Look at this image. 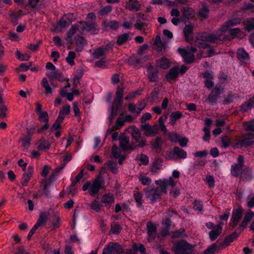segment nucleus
Segmentation results:
<instances>
[{
	"instance_id": "f257e3e1",
	"label": "nucleus",
	"mask_w": 254,
	"mask_h": 254,
	"mask_svg": "<svg viewBox=\"0 0 254 254\" xmlns=\"http://www.w3.org/2000/svg\"><path fill=\"white\" fill-rule=\"evenodd\" d=\"M239 18L231 19L224 23L216 33H203L196 41V45L200 48H206L208 46L206 42L218 43L224 39V33L230 27L240 23Z\"/></svg>"
},
{
	"instance_id": "f03ea898",
	"label": "nucleus",
	"mask_w": 254,
	"mask_h": 254,
	"mask_svg": "<svg viewBox=\"0 0 254 254\" xmlns=\"http://www.w3.org/2000/svg\"><path fill=\"white\" fill-rule=\"evenodd\" d=\"M155 183L159 187V188L148 187L145 190L147 198L153 203L159 200L161 198L162 193H166L168 188H173L176 185L172 177L156 180L155 181Z\"/></svg>"
},
{
	"instance_id": "7ed1b4c3",
	"label": "nucleus",
	"mask_w": 254,
	"mask_h": 254,
	"mask_svg": "<svg viewBox=\"0 0 254 254\" xmlns=\"http://www.w3.org/2000/svg\"><path fill=\"white\" fill-rule=\"evenodd\" d=\"M86 31L92 34H97L99 29L95 22H79L77 24L72 26L67 32L66 41L70 44H73L72 37L75 33L78 32L80 34L84 31Z\"/></svg>"
},
{
	"instance_id": "20e7f679",
	"label": "nucleus",
	"mask_w": 254,
	"mask_h": 254,
	"mask_svg": "<svg viewBox=\"0 0 254 254\" xmlns=\"http://www.w3.org/2000/svg\"><path fill=\"white\" fill-rule=\"evenodd\" d=\"M175 254H190L192 251V246L184 240H181L174 245Z\"/></svg>"
},
{
	"instance_id": "39448f33",
	"label": "nucleus",
	"mask_w": 254,
	"mask_h": 254,
	"mask_svg": "<svg viewBox=\"0 0 254 254\" xmlns=\"http://www.w3.org/2000/svg\"><path fill=\"white\" fill-rule=\"evenodd\" d=\"M244 158L241 155H239L237 159V163H234L232 165L231 168V175L235 177H240L242 175L243 170V167L244 165Z\"/></svg>"
},
{
	"instance_id": "423d86ee",
	"label": "nucleus",
	"mask_w": 254,
	"mask_h": 254,
	"mask_svg": "<svg viewBox=\"0 0 254 254\" xmlns=\"http://www.w3.org/2000/svg\"><path fill=\"white\" fill-rule=\"evenodd\" d=\"M124 249L118 243L110 242L104 249L102 254H122Z\"/></svg>"
},
{
	"instance_id": "0eeeda50",
	"label": "nucleus",
	"mask_w": 254,
	"mask_h": 254,
	"mask_svg": "<svg viewBox=\"0 0 254 254\" xmlns=\"http://www.w3.org/2000/svg\"><path fill=\"white\" fill-rule=\"evenodd\" d=\"M64 167L65 164H63L60 166L57 167L55 169L54 174L50 177L49 181L45 179L42 181L41 185L43 187V192L44 193L45 195L47 196L48 195V187L54 181L55 178L57 174Z\"/></svg>"
},
{
	"instance_id": "6e6552de",
	"label": "nucleus",
	"mask_w": 254,
	"mask_h": 254,
	"mask_svg": "<svg viewBox=\"0 0 254 254\" xmlns=\"http://www.w3.org/2000/svg\"><path fill=\"white\" fill-rule=\"evenodd\" d=\"M254 133H248L243 135L242 138L237 143L238 147H247L254 144Z\"/></svg>"
},
{
	"instance_id": "1a4fd4ad",
	"label": "nucleus",
	"mask_w": 254,
	"mask_h": 254,
	"mask_svg": "<svg viewBox=\"0 0 254 254\" xmlns=\"http://www.w3.org/2000/svg\"><path fill=\"white\" fill-rule=\"evenodd\" d=\"M243 211V209L240 206L233 211L230 223V225L233 228L236 227L240 222L242 217Z\"/></svg>"
},
{
	"instance_id": "9d476101",
	"label": "nucleus",
	"mask_w": 254,
	"mask_h": 254,
	"mask_svg": "<svg viewBox=\"0 0 254 254\" xmlns=\"http://www.w3.org/2000/svg\"><path fill=\"white\" fill-rule=\"evenodd\" d=\"M220 94V88L219 86H215L211 93L208 96V97L205 99V102L213 105L217 103V100L219 98Z\"/></svg>"
},
{
	"instance_id": "9b49d317",
	"label": "nucleus",
	"mask_w": 254,
	"mask_h": 254,
	"mask_svg": "<svg viewBox=\"0 0 254 254\" xmlns=\"http://www.w3.org/2000/svg\"><path fill=\"white\" fill-rule=\"evenodd\" d=\"M75 19L73 13H68L64 14L58 22L57 26L62 28H65L69 26L71 22Z\"/></svg>"
},
{
	"instance_id": "f8f14e48",
	"label": "nucleus",
	"mask_w": 254,
	"mask_h": 254,
	"mask_svg": "<svg viewBox=\"0 0 254 254\" xmlns=\"http://www.w3.org/2000/svg\"><path fill=\"white\" fill-rule=\"evenodd\" d=\"M141 128L144 131V134L146 136H154L158 132V126L155 125L153 126H150L148 124H142L141 126Z\"/></svg>"
},
{
	"instance_id": "ddd939ff",
	"label": "nucleus",
	"mask_w": 254,
	"mask_h": 254,
	"mask_svg": "<svg viewBox=\"0 0 254 254\" xmlns=\"http://www.w3.org/2000/svg\"><path fill=\"white\" fill-rule=\"evenodd\" d=\"M147 240L151 242L155 240L157 233V227L151 222L147 223Z\"/></svg>"
},
{
	"instance_id": "4468645a",
	"label": "nucleus",
	"mask_w": 254,
	"mask_h": 254,
	"mask_svg": "<svg viewBox=\"0 0 254 254\" xmlns=\"http://www.w3.org/2000/svg\"><path fill=\"white\" fill-rule=\"evenodd\" d=\"M103 185V181L99 178L95 179L90 185V189L89 190L90 195L94 196L97 194Z\"/></svg>"
},
{
	"instance_id": "2eb2a0df",
	"label": "nucleus",
	"mask_w": 254,
	"mask_h": 254,
	"mask_svg": "<svg viewBox=\"0 0 254 254\" xmlns=\"http://www.w3.org/2000/svg\"><path fill=\"white\" fill-rule=\"evenodd\" d=\"M119 139L120 141V146L123 150L135 149V147H133L129 144V138L128 137L122 134L119 136Z\"/></svg>"
},
{
	"instance_id": "dca6fc26",
	"label": "nucleus",
	"mask_w": 254,
	"mask_h": 254,
	"mask_svg": "<svg viewBox=\"0 0 254 254\" xmlns=\"http://www.w3.org/2000/svg\"><path fill=\"white\" fill-rule=\"evenodd\" d=\"M223 224L221 222L216 225L214 230H212L208 233L209 238L211 241L215 240L221 234L222 231V226Z\"/></svg>"
},
{
	"instance_id": "f3484780",
	"label": "nucleus",
	"mask_w": 254,
	"mask_h": 254,
	"mask_svg": "<svg viewBox=\"0 0 254 254\" xmlns=\"http://www.w3.org/2000/svg\"><path fill=\"white\" fill-rule=\"evenodd\" d=\"M178 52L183 57L185 62L188 64H190L192 63L194 60V56L191 53H190L187 50L182 48L178 49Z\"/></svg>"
},
{
	"instance_id": "a211bd4d",
	"label": "nucleus",
	"mask_w": 254,
	"mask_h": 254,
	"mask_svg": "<svg viewBox=\"0 0 254 254\" xmlns=\"http://www.w3.org/2000/svg\"><path fill=\"white\" fill-rule=\"evenodd\" d=\"M75 34L77 35L74 37L77 46L76 50L77 52H81L83 47L86 44V40L82 36L80 35V34L78 32Z\"/></svg>"
},
{
	"instance_id": "6ab92c4d",
	"label": "nucleus",
	"mask_w": 254,
	"mask_h": 254,
	"mask_svg": "<svg viewBox=\"0 0 254 254\" xmlns=\"http://www.w3.org/2000/svg\"><path fill=\"white\" fill-rule=\"evenodd\" d=\"M127 9L132 11H137L140 10V5L136 0H129L125 3Z\"/></svg>"
},
{
	"instance_id": "aec40b11",
	"label": "nucleus",
	"mask_w": 254,
	"mask_h": 254,
	"mask_svg": "<svg viewBox=\"0 0 254 254\" xmlns=\"http://www.w3.org/2000/svg\"><path fill=\"white\" fill-rule=\"evenodd\" d=\"M254 175L252 168L246 167L243 169L240 178L247 181H250L253 178Z\"/></svg>"
},
{
	"instance_id": "412c9836",
	"label": "nucleus",
	"mask_w": 254,
	"mask_h": 254,
	"mask_svg": "<svg viewBox=\"0 0 254 254\" xmlns=\"http://www.w3.org/2000/svg\"><path fill=\"white\" fill-rule=\"evenodd\" d=\"M125 123L124 118H118L115 124L113 125L111 128L107 130L106 134L107 135L111 134L114 130L121 128Z\"/></svg>"
},
{
	"instance_id": "4be33fe9",
	"label": "nucleus",
	"mask_w": 254,
	"mask_h": 254,
	"mask_svg": "<svg viewBox=\"0 0 254 254\" xmlns=\"http://www.w3.org/2000/svg\"><path fill=\"white\" fill-rule=\"evenodd\" d=\"M8 108L4 105L2 94L0 93V119H5L7 116Z\"/></svg>"
},
{
	"instance_id": "5701e85b",
	"label": "nucleus",
	"mask_w": 254,
	"mask_h": 254,
	"mask_svg": "<svg viewBox=\"0 0 254 254\" xmlns=\"http://www.w3.org/2000/svg\"><path fill=\"white\" fill-rule=\"evenodd\" d=\"M184 33L187 42L193 39V27L190 25H186L184 29Z\"/></svg>"
},
{
	"instance_id": "b1692460",
	"label": "nucleus",
	"mask_w": 254,
	"mask_h": 254,
	"mask_svg": "<svg viewBox=\"0 0 254 254\" xmlns=\"http://www.w3.org/2000/svg\"><path fill=\"white\" fill-rule=\"evenodd\" d=\"M237 57L242 62L248 61L250 58L249 54L243 48L238 50Z\"/></svg>"
},
{
	"instance_id": "393cba45",
	"label": "nucleus",
	"mask_w": 254,
	"mask_h": 254,
	"mask_svg": "<svg viewBox=\"0 0 254 254\" xmlns=\"http://www.w3.org/2000/svg\"><path fill=\"white\" fill-rule=\"evenodd\" d=\"M254 107V97L250 98L247 102L241 106V111L245 112L251 110Z\"/></svg>"
},
{
	"instance_id": "a878e982",
	"label": "nucleus",
	"mask_w": 254,
	"mask_h": 254,
	"mask_svg": "<svg viewBox=\"0 0 254 254\" xmlns=\"http://www.w3.org/2000/svg\"><path fill=\"white\" fill-rule=\"evenodd\" d=\"M179 73V68L174 67L170 69L168 73L166 74V78L168 80H172L175 79Z\"/></svg>"
},
{
	"instance_id": "bb28decb",
	"label": "nucleus",
	"mask_w": 254,
	"mask_h": 254,
	"mask_svg": "<svg viewBox=\"0 0 254 254\" xmlns=\"http://www.w3.org/2000/svg\"><path fill=\"white\" fill-rule=\"evenodd\" d=\"M122 103H120L119 100L117 99L114 100L112 106V112L110 117L111 120H112L116 115L117 111L119 110Z\"/></svg>"
},
{
	"instance_id": "cd10ccee",
	"label": "nucleus",
	"mask_w": 254,
	"mask_h": 254,
	"mask_svg": "<svg viewBox=\"0 0 254 254\" xmlns=\"http://www.w3.org/2000/svg\"><path fill=\"white\" fill-rule=\"evenodd\" d=\"M135 29L141 31L144 34H146L148 30L147 24L141 20H138L134 25Z\"/></svg>"
},
{
	"instance_id": "c85d7f7f",
	"label": "nucleus",
	"mask_w": 254,
	"mask_h": 254,
	"mask_svg": "<svg viewBox=\"0 0 254 254\" xmlns=\"http://www.w3.org/2000/svg\"><path fill=\"white\" fill-rule=\"evenodd\" d=\"M201 5L202 7L199 9L198 11L199 15L203 18H206L207 17L209 12L208 6L206 3L204 2H201Z\"/></svg>"
},
{
	"instance_id": "c756f323",
	"label": "nucleus",
	"mask_w": 254,
	"mask_h": 254,
	"mask_svg": "<svg viewBox=\"0 0 254 254\" xmlns=\"http://www.w3.org/2000/svg\"><path fill=\"white\" fill-rule=\"evenodd\" d=\"M162 145V140L160 137L155 138L154 141L151 144L152 149L155 150L156 152L159 153L160 151Z\"/></svg>"
},
{
	"instance_id": "7c9ffc66",
	"label": "nucleus",
	"mask_w": 254,
	"mask_h": 254,
	"mask_svg": "<svg viewBox=\"0 0 254 254\" xmlns=\"http://www.w3.org/2000/svg\"><path fill=\"white\" fill-rule=\"evenodd\" d=\"M70 113V106L69 105H65L63 106L60 111L58 117L59 120H64L65 116L69 114Z\"/></svg>"
},
{
	"instance_id": "2f4dec72",
	"label": "nucleus",
	"mask_w": 254,
	"mask_h": 254,
	"mask_svg": "<svg viewBox=\"0 0 254 254\" xmlns=\"http://www.w3.org/2000/svg\"><path fill=\"white\" fill-rule=\"evenodd\" d=\"M31 140V136L30 134L21 137L20 139V141L21 143V146L24 149H27L30 145V142Z\"/></svg>"
},
{
	"instance_id": "473e14b6",
	"label": "nucleus",
	"mask_w": 254,
	"mask_h": 254,
	"mask_svg": "<svg viewBox=\"0 0 254 254\" xmlns=\"http://www.w3.org/2000/svg\"><path fill=\"white\" fill-rule=\"evenodd\" d=\"M157 64L158 66H159L163 69H167L170 66L169 60L165 57H162L158 60L157 62Z\"/></svg>"
},
{
	"instance_id": "72a5a7b5",
	"label": "nucleus",
	"mask_w": 254,
	"mask_h": 254,
	"mask_svg": "<svg viewBox=\"0 0 254 254\" xmlns=\"http://www.w3.org/2000/svg\"><path fill=\"white\" fill-rule=\"evenodd\" d=\"M153 68V67L151 65L148 67V70L149 71L148 77L150 81L155 82L156 81L158 78V71L152 70Z\"/></svg>"
},
{
	"instance_id": "f704fd0d",
	"label": "nucleus",
	"mask_w": 254,
	"mask_h": 254,
	"mask_svg": "<svg viewBox=\"0 0 254 254\" xmlns=\"http://www.w3.org/2000/svg\"><path fill=\"white\" fill-rule=\"evenodd\" d=\"M50 147V143L44 139H41L37 142V148L39 150H48Z\"/></svg>"
},
{
	"instance_id": "c9c22d12",
	"label": "nucleus",
	"mask_w": 254,
	"mask_h": 254,
	"mask_svg": "<svg viewBox=\"0 0 254 254\" xmlns=\"http://www.w3.org/2000/svg\"><path fill=\"white\" fill-rule=\"evenodd\" d=\"M244 29L248 32L254 30V19L250 18L243 22Z\"/></svg>"
},
{
	"instance_id": "e433bc0d",
	"label": "nucleus",
	"mask_w": 254,
	"mask_h": 254,
	"mask_svg": "<svg viewBox=\"0 0 254 254\" xmlns=\"http://www.w3.org/2000/svg\"><path fill=\"white\" fill-rule=\"evenodd\" d=\"M162 167V160L159 158L156 159L152 163L150 167V171L152 172H156L161 169Z\"/></svg>"
},
{
	"instance_id": "4c0bfd02",
	"label": "nucleus",
	"mask_w": 254,
	"mask_h": 254,
	"mask_svg": "<svg viewBox=\"0 0 254 254\" xmlns=\"http://www.w3.org/2000/svg\"><path fill=\"white\" fill-rule=\"evenodd\" d=\"M182 11L184 16L187 19H190L194 16V11L192 8L184 7Z\"/></svg>"
},
{
	"instance_id": "58836bf2",
	"label": "nucleus",
	"mask_w": 254,
	"mask_h": 254,
	"mask_svg": "<svg viewBox=\"0 0 254 254\" xmlns=\"http://www.w3.org/2000/svg\"><path fill=\"white\" fill-rule=\"evenodd\" d=\"M47 76L50 79H57L59 80H61L63 78L62 73L58 70L55 69L53 72L47 74Z\"/></svg>"
},
{
	"instance_id": "ea45409f",
	"label": "nucleus",
	"mask_w": 254,
	"mask_h": 254,
	"mask_svg": "<svg viewBox=\"0 0 254 254\" xmlns=\"http://www.w3.org/2000/svg\"><path fill=\"white\" fill-rule=\"evenodd\" d=\"M41 85L44 88L45 92V93L46 95L52 94L53 93L52 88L50 86L47 79L46 78H43L41 81Z\"/></svg>"
},
{
	"instance_id": "a19ab883",
	"label": "nucleus",
	"mask_w": 254,
	"mask_h": 254,
	"mask_svg": "<svg viewBox=\"0 0 254 254\" xmlns=\"http://www.w3.org/2000/svg\"><path fill=\"white\" fill-rule=\"evenodd\" d=\"M175 153H176L177 159L178 158L181 159H186L187 158V152L185 151L184 149H182L181 148L178 146H176L175 147Z\"/></svg>"
},
{
	"instance_id": "79ce46f5",
	"label": "nucleus",
	"mask_w": 254,
	"mask_h": 254,
	"mask_svg": "<svg viewBox=\"0 0 254 254\" xmlns=\"http://www.w3.org/2000/svg\"><path fill=\"white\" fill-rule=\"evenodd\" d=\"M102 201L106 205L110 206L114 202V198L112 195L104 194L102 198Z\"/></svg>"
},
{
	"instance_id": "37998d69",
	"label": "nucleus",
	"mask_w": 254,
	"mask_h": 254,
	"mask_svg": "<svg viewBox=\"0 0 254 254\" xmlns=\"http://www.w3.org/2000/svg\"><path fill=\"white\" fill-rule=\"evenodd\" d=\"M183 116L181 112L177 111L171 113L170 116V123L174 125L177 120L180 119Z\"/></svg>"
},
{
	"instance_id": "c03bdc74",
	"label": "nucleus",
	"mask_w": 254,
	"mask_h": 254,
	"mask_svg": "<svg viewBox=\"0 0 254 254\" xmlns=\"http://www.w3.org/2000/svg\"><path fill=\"white\" fill-rule=\"evenodd\" d=\"M89 206L91 209L97 212H100L101 208L102 207V204L100 202L96 200L92 201L90 204Z\"/></svg>"
},
{
	"instance_id": "a18cd8bd",
	"label": "nucleus",
	"mask_w": 254,
	"mask_h": 254,
	"mask_svg": "<svg viewBox=\"0 0 254 254\" xmlns=\"http://www.w3.org/2000/svg\"><path fill=\"white\" fill-rule=\"evenodd\" d=\"M238 236V234L234 232L229 236L227 237L223 243V245L228 246L231 243H232L233 241H234Z\"/></svg>"
},
{
	"instance_id": "49530a36",
	"label": "nucleus",
	"mask_w": 254,
	"mask_h": 254,
	"mask_svg": "<svg viewBox=\"0 0 254 254\" xmlns=\"http://www.w3.org/2000/svg\"><path fill=\"white\" fill-rule=\"evenodd\" d=\"M47 221V216L45 213H42L37 222L35 224V226L37 228L39 227L40 226L45 225Z\"/></svg>"
},
{
	"instance_id": "de8ad7c7",
	"label": "nucleus",
	"mask_w": 254,
	"mask_h": 254,
	"mask_svg": "<svg viewBox=\"0 0 254 254\" xmlns=\"http://www.w3.org/2000/svg\"><path fill=\"white\" fill-rule=\"evenodd\" d=\"M129 37V36L127 33L120 35L117 39V44L119 46L123 45L128 40Z\"/></svg>"
},
{
	"instance_id": "09e8293b",
	"label": "nucleus",
	"mask_w": 254,
	"mask_h": 254,
	"mask_svg": "<svg viewBox=\"0 0 254 254\" xmlns=\"http://www.w3.org/2000/svg\"><path fill=\"white\" fill-rule=\"evenodd\" d=\"M75 58V54L72 51H69L68 56L65 58L66 62L71 66L74 64V59Z\"/></svg>"
},
{
	"instance_id": "8fccbe9b",
	"label": "nucleus",
	"mask_w": 254,
	"mask_h": 254,
	"mask_svg": "<svg viewBox=\"0 0 254 254\" xmlns=\"http://www.w3.org/2000/svg\"><path fill=\"white\" fill-rule=\"evenodd\" d=\"M175 147L172 149H169L166 152L165 158L169 160H175L177 159L176 153H175Z\"/></svg>"
},
{
	"instance_id": "3c124183",
	"label": "nucleus",
	"mask_w": 254,
	"mask_h": 254,
	"mask_svg": "<svg viewBox=\"0 0 254 254\" xmlns=\"http://www.w3.org/2000/svg\"><path fill=\"white\" fill-rule=\"evenodd\" d=\"M132 137L136 141H139L141 138V132L136 127H133L131 129Z\"/></svg>"
},
{
	"instance_id": "603ef678",
	"label": "nucleus",
	"mask_w": 254,
	"mask_h": 254,
	"mask_svg": "<svg viewBox=\"0 0 254 254\" xmlns=\"http://www.w3.org/2000/svg\"><path fill=\"white\" fill-rule=\"evenodd\" d=\"M134 198L138 207H142V195L140 192L137 191L134 193Z\"/></svg>"
},
{
	"instance_id": "864d4df0",
	"label": "nucleus",
	"mask_w": 254,
	"mask_h": 254,
	"mask_svg": "<svg viewBox=\"0 0 254 254\" xmlns=\"http://www.w3.org/2000/svg\"><path fill=\"white\" fill-rule=\"evenodd\" d=\"M15 55L16 58L21 61H27L30 58V56L27 54H22L18 50L16 51Z\"/></svg>"
},
{
	"instance_id": "5fc2aeb1",
	"label": "nucleus",
	"mask_w": 254,
	"mask_h": 254,
	"mask_svg": "<svg viewBox=\"0 0 254 254\" xmlns=\"http://www.w3.org/2000/svg\"><path fill=\"white\" fill-rule=\"evenodd\" d=\"M31 176V172L24 173L21 182V184H22V185L23 186H27Z\"/></svg>"
},
{
	"instance_id": "6e6d98bb",
	"label": "nucleus",
	"mask_w": 254,
	"mask_h": 254,
	"mask_svg": "<svg viewBox=\"0 0 254 254\" xmlns=\"http://www.w3.org/2000/svg\"><path fill=\"white\" fill-rule=\"evenodd\" d=\"M72 106L74 115L75 117L77 118L78 121L79 122L81 120V112H80V110L78 107V103L74 102Z\"/></svg>"
},
{
	"instance_id": "4d7b16f0",
	"label": "nucleus",
	"mask_w": 254,
	"mask_h": 254,
	"mask_svg": "<svg viewBox=\"0 0 254 254\" xmlns=\"http://www.w3.org/2000/svg\"><path fill=\"white\" fill-rule=\"evenodd\" d=\"M105 55H106V54L100 47L95 50L93 53V56L96 59H99Z\"/></svg>"
},
{
	"instance_id": "13d9d810",
	"label": "nucleus",
	"mask_w": 254,
	"mask_h": 254,
	"mask_svg": "<svg viewBox=\"0 0 254 254\" xmlns=\"http://www.w3.org/2000/svg\"><path fill=\"white\" fill-rule=\"evenodd\" d=\"M155 44L157 46L156 50L158 52H161L163 48V44L161 41L159 35H157L155 38Z\"/></svg>"
},
{
	"instance_id": "bf43d9fd",
	"label": "nucleus",
	"mask_w": 254,
	"mask_h": 254,
	"mask_svg": "<svg viewBox=\"0 0 254 254\" xmlns=\"http://www.w3.org/2000/svg\"><path fill=\"white\" fill-rule=\"evenodd\" d=\"M124 87H120V86H118L117 87V89L116 91V98L118 100H119V102L120 103H123V96L124 95Z\"/></svg>"
},
{
	"instance_id": "052dcab7",
	"label": "nucleus",
	"mask_w": 254,
	"mask_h": 254,
	"mask_svg": "<svg viewBox=\"0 0 254 254\" xmlns=\"http://www.w3.org/2000/svg\"><path fill=\"white\" fill-rule=\"evenodd\" d=\"M108 168L112 171L113 173L116 174L118 172V168L117 163L113 161H110L107 163Z\"/></svg>"
},
{
	"instance_id": "680f3d73",
	"label": "nucleus",
	"mask_w": 254,
	"mask_h": 254,
	"mask_svg": "<svg viewBox=\"0 0 254 254\" xmlns=\"http://www.w3.org/2000/svg\"><path fill=\"white\" fill-rule=\"evenodd\" d=\"M139 181L143 185H149L151 183V180L150 178L144 175H140L138 177Z\"/></svg>"
},
{
	"instance_id": "e2e57ef3",
	"label": "nucleus",
	"mask_w": 254,
	"mask_h": 254,
	"mask_svg": "<svg viewBox=\"0 0 254 254\" xmlns=\"http://www.w3.org/2000/svg\"><path fill=\"white\" fill-rule=\"evenodd\" d=\"M38 115L39 116V120L41 122H43L45 123H47L48 122L49 116L48 113L46 112L43 111L38 113Z\"/></svg>"
},
{
	"instance_id": "0e129e2a",
	"label": "nucleus",
	"mask_w": 254,
	"mask_h": 254,
	"mask_svg": "<svg viewBox=\"0 0 254 254\" xmlns=\"http://www.w3.org/2000/svg\"><path fill=\"white\" fill-rule=\"evenodd\" d=\"M221 141H222V147L226 148L229 146L231 143V140L230 138L227 135L222 136L221 137Z\"/></svg>"
},
{
	"instance_id": "69168bd1",
	"label": "nucleus",
	"mask_w": 254,
	"mask_h": 254,
	"mask_svg": "<svg viewBox=\"0 0 254 254\" xmlns=\"http://www.w3.org/2000/svg\"><path fill=\"white\" fill-rule=\"evenodd\" d=\"M121 229L119 224L114 223L111 225V232L114 234H118L121 231Z\"/></svg>"
},
{
	"instance_id": "338daca9",
	"label": "nucleus",
	"mask_w": 254,
	"mask_h": 254,
	"mask_svg": "<svg viewBox=\"0 0 254 254\" xmlns=\"http://www.w3.org/2000/svg\"><path fill=\"white\" fill-rule=\"evenodd\" d=\"M180 136L175 132H170L168 134V138L172 142H177Z\"/></svg>"
},
{
	"instance_id": "774afa93",
	"label": "nucleus",
	"mask_w": 254,
	"mask_h": 254,
	"mask_svg": "<svg viewBox=\"0 0 254 254\" xmlns=\"http://www.w3.org/2000/svg\"><path fill=\"white\" fill-rule=\"evenodd\" d=\"M112 153L113 156L117 158H120L121 155V150L116 145H114L112 147Z\"/></svg>"
}]
</instances>
